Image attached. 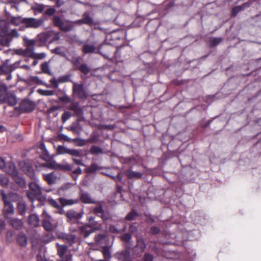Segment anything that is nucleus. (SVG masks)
Returning <instances> with one entry per match:
<instances>
[{"label":"nucleus","instance_id":"6ab92c4d","mask_svg":"<svg viewBox=\"0 0 261 261\" xmlns=\"http://www.w3.org/2000/svg\"><path fill=\"white\" fill-rule=\"evenodd\" d=\"M96 242L99 245H108L107 242L109 240V238L105 234H98L95 237Z\"/></svg>","mask_w":261,"mask_h":261},{"label":"nucleus","instance_id":"338daca9","mask_svg":"<svg viewBox=\"0 0 261 261\" xmlns=\"http://www.w3.org/2000/svg\"><path fill=\"white\" fill-rule=\"evenodd\" d=\"M14 53L15 54L19 56H22L24 57V49L19 48L17 49L14 50Z\"/></svg>","mask_w":261,"mask_h":261},{"label":"nucleus","instance_id":"c756f323","mask_svg":"<svg viewBox=\"0 0 261 261\" xmlns=\"http://www.w3.org/2000/svg\"><path fill=\"white\" fill-rule=\"evenodd\" d=\"M93 211L96 215H100V217L103 220H106L107 218L104 216V211L103 210L102 206L101 205H99L95 207Z\"/></svg>","mask_w":261,"mask_h":261},{"label":"nucleus","instance_id":"a878e982","mask_svg":"<svg viewBox=\"0 0 261 261\" xmlns=\"http://www.w3.org/2000/svg\"><path fill=\"white\" fill-rule=\"evenodd\" d=\"M115 255L119 260L124 261L129 257V253L127 250H124L121 252L117 253Z\"/></svg>","mask_w":261,"mask_h":261},{"label":"nucleus","instance_id":"b1692460","mask_svg":"<svg viewBox=\"0 0 261 261\" xmlns=\"http://www.w3.org/2000/svg\"><path fill=\"white\" fill-rule=\"evenodd\" d=\"M45 7L46 6L42 4L34 3L31 7V9L35 12L41 13L44 11Z\"/></svg>","mask_w":261,"mask_h":261},{"label":"nucleus","instance_id":"f257e3e1","mask_svg":"<svg viewBox=\"0 0 261 261\" xmlns=\"http://www.w3.org/2000/svg\"><path fill=\"white\" fill-rule=\"evenodd\" d=\"M23 41L24 45L26 47V48L24 49V57L32 58L35 50L36 41L34 39H29L26 37L23 38Z\"/></svg>","mask_w":261,"mask_h":261},{"label":"nucleus","instance_id":"e2e57ef3","mask_svg":"<svg viewBox=\"0 0 261 261\" xmlns=\"http://www.w3.org/2000/svg\"><path fill=\"white\" fill-rule=\"evenodd\" d=\"M131 239V236L129 233H125L121 237V239L125 242H128Z\"/></svg>","mask_w":261,"mask_h":261},{"label":"nucleus","instance_id":"bb28decb","mask_svg":"<svg viewBox=\"0 0 261 261\" xmlns=\"http://www.w3.org/2000/svg\"><path fill=\"white\" fill-rule=\"evenodd\" d=\"M82 18L84 22V24H87L90 26L93 24V19L90 16V14L88 13H85L83 15Z\"/></svg>","mask_w":261,"mask_h":261},{"label":"nucleus","instance_id":"473e14b6","mask_svg":"<svg viewBox=\"0 0 261 261\" xmlns=\"http://www.w3.org/2000/svg\"><path fill=\"white\" fill-rule=\"evenodd\" d=\"M67 250V246L65 245H58V253L59 255L62 258H64V255Z\"/></svg>","mask_w":261,"mask_h":261},{"label":"nucleus","instance_id":"9d476101","mask_svg":"<svg viewBox=\"0 0 261 261\" xmlns=\"http://www.w3.org/2000/svg\"><path fill=\"white\" fill-rule=\"evenodd\" d=\"M19 108L23 111L31 112L35 108V104L29 99H23L20 103Z\"/></svg>","mask_w":261,"mask_h":261},{"label":"nucleus","instance_id":"6e6552de","mask_svg":"<svg viewBox=\"0 0 261 261\" xmlns=\"http://www.w3.org/2000/svg\"><path fill=\"white\" fill-rule=\"evenodd\" d=\"M72 89L74 96L78 97V98H86L87 97L86 92L83 84L74 83Z\"/></svg>","mask_w":261,"mask_h":261},{"label":"nucleus","instance_id":"5fc2aeb1","mask_svg":"<svg viewBox=\"0 0 261 261\" xmlns=\"http://www.w3.org/2000/svg\"><path fill=\"white\" fill-rule=\"evenodd\" d=\"M8 71V67L5 64L0 66V74H7Z\"/></svg>","mask_w":261,"mask_h":261},{"label":"nucleus","instance_id":"69168bd1","mask_svg":"<svg viewBox=\"0 0 261 261\" xmlns=\"http://www.w3.org/2000/svg\"><path fill=\"white\" fill-rule=\"evenodd\" d=\"M52 37H53V38H52L51 40H50V43H51V42H53L54 41H57V40H59L60 38V35H59V33L55 34L54 32V35H53V36Z\"/></svg>","mask_w":261,"mask_h":261},{"label":"nucleus","instance_id":"f03ea898","mask_svg":"<svg viewBox=\"0 0 261 261\" xmlns=\"http://www.w3.org/2000/svg\"><path fill=\"white\" fill-rule=\"evenodd\" d=\"M44 23L42 18L36 19L34 17H25L23 18V24L27 28L37 29Z\"/></svg>","mask_w":261,"mask_h":261},{"label":"nucleus","instance_id":"412c9836","mask_svg":"<svg viewBox=\"0 0 261 261\" xmlns=\"http://www.w3.org/2000/svg\"><path fill=\"white\" fill-rule=\"evenodd\" d=\"M43 177L45 180L49 185L54 184L56 181L57 178V177L55 175L54 172L44 174Z\"/></svg>","mask_w":261,"mask_h":261},{"label":"nucleus","instance_id":"c85d7f7f","mask_svg":"<svg viewBox=\"0 0 261 261\" xmlns=\"http://www.w3.org/2000/svg\"><path fill=\"white\" fill-rule=\"evenodd\" d=\"M17 242L22 246H26L27 244V238L25 235L22 233H19L17 236Z\"/></svg>","mask_w":261,"mask_h":261},{"label":"nucleus","instance_id":"58836bf2","mask_svg":"<svg viewBox=\"0 0 261 261\" xmlns=\"http://www.w3.org/2000/svg\"><path fill=\"white\" fill-rule=\"evenodd\" d=\"M69 149L65 146L59 145L58 147L57 152L58 154H69Z\"/></svg>","mask_w":261,"mask_h":261},{"label":"nucleus","instance_id":"f8f14e48","mask_svg":"<svg viewBox=\"0 0 261 261\" xmlns=\"http://www.w3.org/2000/svg\"><path fill=\"white\" fill-rule=\"evenodd\" d=\"M80 199L85 203L92 204L95 203L96 201L92 196L87 192L82 191L80 193Z\"/></svg>","mask_w":261,"mask_h":261},{"label":"nucleus","instance_id":"774afa93","mask_svg":"<svg viewBox=\"0 0 261 261\" xmlns=\"http://www.w3.org/2000/svg\"><path fill=\"white\" fill-rule=\"evenodd\" d=\"M27 195L28 198L32 201H33L35 199L36 197L38 196V195H34V193L31 191L27 193Z\"/></svg>","mask_w":261,"mask_h":261},{"label":"nucleus","instance_id":"4be33fe9","mask_svg":"<svg viewBox=\"0 0 261 261\" xmlns=\"http://www.w3.org/2000/svg\"><path fill=\"white\" fill-rule=\"evenodd\" d=\"M9 221L12 227L16 229H20L23 226V222L17 218L10 219Z\"/></svg>","mask_w":261,"mask_h":261},{"label":"nucleus","instance_id":"2f4dec72","mask_svg":"<svg viewBox=\"0 0 261 261\" xmlns=\"http://www.w3.org/2000/svg\"><path fill=\"white\" fill-rule=\"evenodd\" d=\"M17 208L19 212V213L21 215H24L26 213V205L22 201H19L17 203Z\"/></svg>","mask_w":261,"mask_h":261},{"label":"nucleus","instance_id":"4c0bfd02","mask_svg":"<svg viewBox=\"0 0 261 261\" xmlns=\"http://www.w3.org/2000/svg\"><path fill=\"white\" fill-rule=\"evenodd\" d=\"M53 53H54L56 55H60L62 57H66V55L64 51H63L61 47H57L54 49L51 50Z\"/></svg>","mask_w":261,"mask_h":261},{"label":"nucleus","instance_id":"09e8293b","mask_svg":"<svg viewBox=\"0 0 261 261\" xmlns=\"http://www.w3.org/2000/svg\"><path fill=\"white\" fill-rule=\"evenodd\" d=\"M90 152L92 154H99L102 153V150L98 146H93L90 148Z\"/></svg>","mask_w":261,"mask_h":261},{"label":"nucleus","instance_id":"dca6fc26","mask_svg":"<svg viewBox=\"0 0 261 261\" xmlns=\"http://www.w3.org/2000/svg\"><path fill=\"white\" fill-rule=\"evenodd\" d=\"M7 18L10 20L11 24L18 25L20 23H23V18L20 16L14 17L11 15L10 13L6 12Z\"/></svg>","mask_w":261,"mask_h":261},{"label":"nucleus","instance_id":"c03bdc74","mask_svg":"<svg viewBox=\"0 0 261 261\" xmlns=\"http://www.w3.org/2000/svg\"><path fill=\"white\" fill-rule=\"evenodd\" d=\"M56 12V10L55 8L53 7H49L45 11L44 15L48 16H52L55 14Z\"/></svg>","mask_w":261,"mask_h":261},{"label":"nucleus","instance_id":"423d86ee","mask_svg":"<svg viewBox=\"0 0 261 261\" xmlns=\"http://www.w3.org/2000/svg\"><path fill=\"white\" fill-rule=\"evenodd\" d=\"M15 165L11 162H6L2 158L0 157V169L9 174H15Z\"/></svg>","mask_w":261,"mask_h":261},{"label":"nucleus","instance_id":"680f3d73","mask_svg":"<svg viewBox=\"0 0 261 261\" xmlns=\"http://www.w3.org/2000/svg\"><path fill=\"white\" fill-rule=\"evenodd\" d=\"M96 170V166L95 164L92 165L90 167L86 169V171L87 173H92Z\"/></svg>","mask_w":261,"mask_h":261},{"label":"nucleus","instance_id":"72a5a7b5","mask_svg":"<svg viewBox=\"0 0 261 261\" xmlns=\"http://www.w3.org/2000/svg\"><path fill=\"white\" fill-rule=\"evenodd\" d=\"M77 69L79 70L83 74L87 75L90 71V69L86 64H82L77 67Z\"/></svg>","mask_w":261,"mask_h":261},{"label":"nucleus","instance_id":"49530a36","mask_svg":"<svg viewBox=\"0 0 261 261\" xmlns=\"http://www.w3.org/2000/svg\"><path fill=\"white\" fill-rule=\"evenodd\" d=\"M30 81L34 83L40 85H45L44 83L39 79L37 76H31Z\"/></svg>","mask_w":261,"mask_h":261},{"label":"nucleus","instance_id":"1a4fd4ad","mask_svg":"<svg viewBox=\"0 0 261 261\" xmlns=\"http://www.w3.org/2000/svg\"><path fill=\"white\" fill-rule=\"evenodd\" d=\"M53 35L54 32L48 31L47 32H44L38 34L34 40L36 41V43L38 42L40 43V45L42 46L44 45L47 42L49 38L53 36Z\"/></svg>","mask_w":261,"mask_h":261},{"label":"nucleus","instance_id":"79ce46f5","mask_svg":"<svg viewBox=\"0 0 261 261\" xmlns=\"http://www.w3.org/2000/svg\"><path fill=\"white\" fill-rule=\"evenodd\" d=\"M23 170L24 172H25L26 173L31 177H34V172L33 168L31 167H28L26 168H23Z\"/></svg>","mask_w":261,"mask_h":261},{"label":"nucleus","instance_id":"9b49d317","mask_svg":"<svg viewBox=\"0 0 261 261\" xmlns=\"http://www.w3.org/2000/svg\"><path fill=\"white\" fill-rule=\"evenodd\" d=\"M29 187L30 191L34 193V195L39 196L41 194L42 189L38 180H35L34 181L31 182Z\"/></svg>","mask_w":261,"mask_h":261},{"label":"nucleus","instance_id":"f3484780","mask_svg":"<svg viewBox=\"0 0 261 261\" xmlns=\"http://www.w3.org/2000/svg\"><path fill=\"white\" fill-rule=\"evenodd\" d=\"M95 230L91 229L89 225H83L79 227V231L85 238L88 237L91 233Z\"/></svg>","mask_w":261,"mask_h":261},{"label":"nucleus","instance_id":"aec40b11","mask_svg":"<svg viewBox=\"0 0 261 261\" xmlns=\"http://www.w3.org/2000/svg\"><path fill=\"white\" fill-rule=\"evenodd\" d=\"M29 223L33 227H37L39 224V218L35 214H31L29 218Z\"/></svg>","mask_w":261,"mask_h":261},{"label":"nucleus","instance_id":"0eeeda50","mask_svg":"<svg viewBox=\"0 0 261 261\" xmlns=\"http://www.w3.org/2000/svg\"><path fill=\"white\" fill-rule=\"evenodd\" d=\"M42 218L43 227L47 231H51L54 228V225L53 224V219L45 210L42 213Z\"/></svg>","mask_w":261,"mask_h":261},{"label":"nucleus","instance_id":"7ed1b4c3","mask_svg":"<svg viewBox=\"0 0 261 261\" xmlns=\"http://www.w3.org/2000/svg\"><path fill=\"white\" fill-rule=\"evenodd\" d=\"M53 22L55 26L58 27L61 31L64 32L70 31L74 27L72 24H65L62 19L57 15L53 16Z\"/></svg>","mask_w":261,"mask_h":261},{"label":"nucleus","instance_id":"37998d69","mask_svg":"<svg viewBox=\"0 0 261 261\" xmlns=\"http://www.w3.org/2000/svg\"><path fill=\"white\" fill-rule=\"evenodd\" d=\"M58 167L62 169H65L67 170H71L73 168V166L70 165L66 162H64L63 164H60L58 165Z\"/></svg>","mask_w":261,"mask_h":261},{"label":"nucleus","instance_id":"20e7f679","mask_svg":"<svg viewBox=\"0 0 261 261\" xmlns=\"http://www.w3.org/2000/svg\"><path fill=\"white\" fill-rule=\"evenodd\" d=\"M2 199L4 202V213L6 218H8L9 215H12L14 212V208L12 203L8 199L7 195L4 190H1Z\"/></svg>","mask_w":261,"mask_h":261},{"label":"nucleus","instance_id":"5701e85b","mask_svg":"<svg viewBox=\"0 0 261 261\" xmlns=\"http://www.w3.org/2000/svg\"><path fill=\"white\" fill-rule=\"evenodd\" d=\"M126 175L129 178H140L142 177V174L140 172L134 171L131 169L127 170L125 172Z\"/></svg>","mask_w":261,"mask_h":261},{"label":"nucleus","instance_id":"de8ad7c7","mask_svg":"<svg viewBox=\"0 0 261 261\" xmlns=\"http://www.w3.org/2000/svg\"><path fill=\"white\" fill-rule=\"evenodd\" d=\"M81 154V150L74 149H70L69 154L74 156H80Z\"/></svg>","mask_w":261,"mask_h":261},{"label":"nucleus","instance_id":"a211bd4d","mask_svg":"<svg viewBox=\"0 0 261 261\" xmlns=\"http://www.w3.org/2000/svg\"><path fill=\"white\" fill-rule=\"evenodd\" d=\"M111 247V246H105L102 247L101 252L102 253L103 258L106 260H108L109 261H110L111 257H112V251L110 250V248Z\"/></svg>","mask_w":261,"mask_h":261},{"label":"nucleus","instance_id":"2eb2a0df","mask_svg":"<svg viewBox=\"0 0 261 261\" xmlns=\"http://www.w3.org/2000/svg\"><path fill=\"white\" fill-rule=\"evenodd\" d=\"M60 237L66 241L70 245H72L76 241V237L73 234L63 233Z\"/></svg>","mask_w":261,"mask_h":261},{"label":"nucleus","instance_id":"c9c22d12","mask_svg":"<svg viewBox=\"0 0 261 261\" xmlns=\"http://www.w3.org/2000/svg\"><path fill=\"white\" fill-rule=\"evenodd\" d=\"M37 92L43 96H51L55 93V91L53 90H45L40 89H38Z\"/></svg>","mask_w":261,"mask_h":261},{"label":"nucleus","instance_id":"ea45409f","mask_svg":"<svg viewBox=\"0 0 261 261\" xmlns=\"http://www.w3.org/2000/svg\"><path fill=\"white\" fill-rule=\"evenodd\" d=\"M41 67L42 71L44 73H47L50 75L52 74L51 72L49 70L48 64L47 62H44V63L42 64L41 65Z\"/></svg>","mask_w":261,"mask_h":261},{"label":"nucleus","instance_id":"ddd939ff","mask_svg":"<svg viewBox=\"0 0 261 261\" xmlns=\"http://www.w3.org/2000/svg\"><path fill=\"white\" fill-rule=\"evenodd\" d=\"M66 216L71 222H74L82 217V214L74 211H69L66 213Z\"/></svg>","mask_w":261,"mask_h":261},{"label":"nucleus","instance_id":"bf43d9fd","mask_svg":"<svg viewBox=\"0 0 261 261\" xmlns=\"http://www.w3.org/2000/svg\"><path fill=\"white\" fill-rule=\"evenodd\" d=\"M240 12V10L239 8V7L237 6H236L233 7L231 10V15L232 17H235L237 15V14Z\"/></svg>","mask_w":261,"mask_h":261},{"label":"nucleus","instance_id":"603ef678","mask_svg":"<svg viewBox=\"0 0 261 261\" xmlns=\"http://www.w3.org/2000/svg\"><path fill=\"white\" fill-rule=\"evenodd\" d=\"M48 203L53 206V207H55V208H60V205L59 204H58V203L54 199H51V198H48Z\"/></svg>","mask_w":261,"mask_h":261},{"label":"nucleus","instance_id":"6e6d98bb","mask_svg":"<svg viewBox=\"0 0 261 261\" xmlns=\"http://www.w3.org/2000/svg\"><path fill=\"white\" fill-rule=\"evenodd\" d=\"M17 99H0V102L3 103L6 102L7 100H8V102L12 106L15 105L16 103Z\"/></svg>","mask_w":261,"mask_h":261},{"label":"nucleus","instance_id":"0e129e2a","mask_svg":"<svg viewBox=\"0 0 261 261\" xmlns=\"http://www.w3.org/2000/svg\"><path fill=\"white\" fill-rule=\"evenodd\" d=\"M70 78V76L68 75H64L60 77L59 81L60 82H68Z\"/></svg>","mask_w":261,"mask_h":261},{"label":"nucleus","instance_id":"f704fd0d","mask_svg":"<svg viewBox=\"0 0 261 261\" xmlns=\"http://www.w3.org/2000/svg\"><path fill=\"white\" fill-rule=\"evenodd\" d=\"M67 60L70 61L77 69V67L79 66L80 63V57H73L71 59H67Z\"/></svg>","mask_w":261,"mask_h":261},{"label":"nucleus","instance_id":"39448f33","mask_svg":"<svg viewBox=\"0 0 261 261\" xmlns=\"http://www.w3.org/2000/svg\"><path fill=\"white\" fill-rule=\"evenodd\" d=\"M19 34L16 29L12 30L10 33H6L2 36L0 39V42L3 46H9L10 42L13 38H17Z\"/></svg>","mask_w":261,"mask_h":261},{"label":"nucleus","instance_id":"e433bc0d","mask_svg":"<svg viewBox=\"0 0 261 261\" xmlns=\"http://www.w3.org/2000/svg\"><path fill=\"white\" fill-rule=\"evenodd\" d=\"M222 40L221 38L212 37L210 39V43L212 47H214L220 44Z\"/></svg>","mask_w":261,"mask_h":261},{"label":"nucleus","instance_id":"13d9d810","mask_svg":"<svg viewBox=\"0 0 261 261\" xmlns=\"http://www.w3.org/2000/svg\"><path fill=\"white\" fill-rule=\"evenodd\" d=\"M251 5V4L249 2H246L244 3L243 5L240 6H238L240 11H244L246 9L249 8Z\"/></svg>","mask_w":261,"mask_h":261},{"label":"nucleus","instance_id":"052dcab7","mask_svg":"<svg viewBox=\"0 0 261 261\" xmlns=\"http://www.w3.org/2000/svg\"><path fill=\"white\" fill-rule=\"evenodd\" d=\"M8 199L9 200H16L18 198V195L14 193H11L8 195H7Z\"/></svg>","mask_w":261,"mask_h":261},{"label":"nucleus","instance_id":"8fccbe9b","mask_svg":"<svg viewBox=\"0 0 261 261\" xmlns=\"http://www.w3.org/2000/svg\"><path fill=\"white\" fill-rule=\"evenodd\" d=\"M46 57V54L44 53H34V55L33 56V59H43Z\"/></svg>","mask_w":261,"mask_h":261},{"label":"nucleus","instance_id":"7c9ffc66","mask_svg":"<svg viewBox=\"0 0 261 261\" xmlns=\"http://www.w3.org/2000/svg\"><path fill=\"white\" fill-rule=\"evenodd\" d=\"M8 87L5 84H0V98H7Z\"/></svg>","mask_w":261,"mask_h":261},{"label":"nucleus","instance_id":"3c124183","mask_svg":"<svg viewBox=\"0 0 261 261\" xmlns=\"http://www.w3.org/2000/svg\"><path fill=\"white\" fill-rule=\"evenodd\" d=\"M41 157L42 159H43L44 160L46 161H48L51 159V157L49 155L48 151H42Z\"/></svg>","mask_w":261,"mask_h":261},{"label":"nucleus","instance_id":"864d4df0","mask_svg":"<svg viewBox=\"0 0 261 261\" xmlns=\"http://www.w3.org/2000/svg\"><path fill=\"white\" fill-rule=\"evenodd\" d=\"M74 141L76 145L79 146H84L86 143V140L81 139H75Z\"/></svg>","mask_w":261,"mask_h":261},{"label":"nucleus","instance_id":"cd10ccee","mask_svg":"<svg viewBox=\"0 0 261 261\" xmlns=\"http://www.w3.org/2000/svg\"><path fill=\"white\" fill-rule=\"evenodd\" d=\"M88 224L90 225L91 229L93 230H98L100 228V225L97 222L94 221V218L93 217H89Z\"/></svg>","mask_w":261,"mask_h":261},{"label":"nucleus","instance_id":"4d7b16f0","mask_svg":"<svg viewBox=\"0 0 261 261\" xmlns=\"http://www.w3.org/2000/svg\"><path fill=\"white\" fill-rule=\"evenodd\" d=\"M136 216V213L135 211L132 210L129 213H128L126 216V219L128 220H132L134 219L135 217Z\"/></svg>","mask_w":261,"mask_h":261},{"label":"nucleus","instance_id":"a19ab883","mask_svg":"<svg viewBox=\"0 0 261 261\" xmlns=\"http://www.w3.org/2000/svg\"><path fill=\"white\" fill-rule=\"evenodd\" d=\"M60 201L63 206L67 205H72L77 202V200L75 202L73 200L71 199H65L63 198H60Z\"/></svg>","mask_w":261,"mask_h":261},{"label":"nucleus","instance_id":"4468645a","mask_svg":"<svg viewBox=\"0 0 261 261\" xmlns=\"http://www.w3.org/2000/svg\"><path fill=\"white\" fill-rule=\"evenodd\" d=\"M96 47L94 44L84 43L83 48L82 52L84 54L96 53Z\"/></svg>","mask_w":261,"mask_h":261},{"label":"nucleus","instance_id":"393cba45","mask_svg":"<svg viewBox=\"0 0 261 261\" xmlns=\"http://www.w3.org/2000/svg\"><path fill=\"white\" fill-rule=\"evenodd\" d=\"M15 174H10V175L13 177L14 180L17 184H18L20 186L23 185L25 183V181L23 178H22L19 176L18 172L16 169V167H15Z\"/></svg>","mask_w":261,"mask_h":261},{"label":"nucleus","instance_id":"a18cd8bd","mask_svg":"<svg viewBox=\"0 0 261 261\" xmlns=\"http://www.w3.org/2000/svg\"><path fill=\"white\" fill-rule=\"evenodd\" d=\"M9 179L8 178L3 175H0V184L3 186H5L8 185L9 184Z\"/></svg>","mask_w":261,"mask_h":261}]
</instances>
